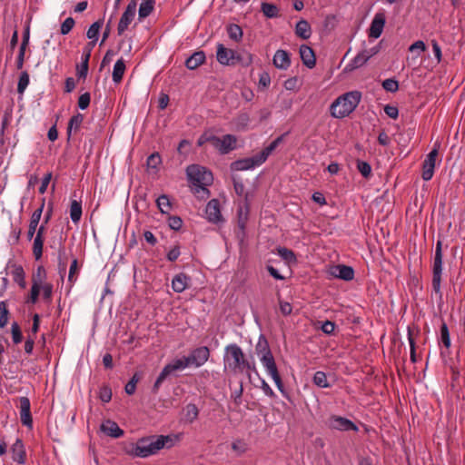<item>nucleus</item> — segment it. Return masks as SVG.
<instances>
[{"label":"nucleus","mask_w":465,"mask_h":465,"mask_svg":"<svg viewBox=\"0 0 465 465\" xmlns=\"http://www.w3.org/2000/svg\"><path fill=\"white\" fill-rule=\"evenodd\" d=\"M169 436H150L144 437L137 440L135 444L131 445L128 453L132 456L146 458L150 455L157 453L160 450L172 443Z\"/></svg>","instance_id":"1"},{"label":"nucleus","mask_w":465,"mask_h":465,"mask_svg":"<svg viewBox=\"0 0 465 465\" xmlns=\"http://www.w3.org/2000/svg\"><path fill=\"white\" fill-rule=\"evenodd\" d=\"M361 94L358 91L346 93L340 96L331 106V115L343 118L349 115L359 104Z\"/></svg>","instance_id":"2"},{"label":"nucleus","mask_w":465,"mask_h":465,"mask_svg":"<svg viewBox=\"0 0 465 465\" xmlns=\"http://www.w3.org/2000/svg\"><path fill=\"white\" fill-rule=\"evenodd\" d=\"M224 367L233 372H242L244 369L253 367L244 358L242 349L237 344H230L225 348Z\"/></svg>","instance_id":"3"},{"label":"nucleus","mask_w":465,"mask_h":465,"mask_svg":"<svg viewBox=\"0 0 465 465\" xmlns=\"http://www.w3.org/2000/svg\"><path fill=\"white\" fill-rule=\"evenodd\" d=\"M216 57L220 64L225 65H234L238 63L248 65L252 62V56L250 54H248L246 59H243L237 52L225 48L222 44L217 45Z\"/></svg>","instance_id":"4"},{"label":"nucleus","mask_w":465,"mask_h":465,"mask_svg":"<svg viewBox=\"0 0 465 465\" xmlns=\"http://www.w3.org/2000/svg\"><path fill=\"white\" fill-rule=\"evenodd\" d=\"M188 179L196 185H210L213 183V177L210 171L205 167L192 164L186 169Z\"/></svg>","instance_id":"5"},{"label":"nucleus","mask_w":465,"mask_h":465,"mask_svg":"<svg viewBox=\"0 0 465 465\" xmlns=\"http://www.w3.org/2000/svg\"><path fill=\"white\" fill-rule=\"evenodd\" d=\"M442 272V253H441V242H438L435 250L434 262H433V277L432 288L434 292L441 300L442 293L440 292V280Z\"/></svg>","instance_id":"6"},{"label":"nucleus","mask_w":465,"mask_h":465,"mask_svg":"<svg viewBox=\"0 0 465 465\" xmlns=\"http://www.w3.org/2000/svg\"><path fill=\"white\" fill-rule=\"evenodd\" d=\"M189 362L187 361V358L186 357H183L181 359H176L174 360L173 361H172L171 363L167 364L163 369V371H161V373L159 374L158 378L156 379L153 386V391L154 393L157 392L160 385L162 384V382L169 376L171 375L173 372L176 371H181V370H183L184 368L186 367H189Z\"/></svg>","instance_id":"7"},{"label":"nucleus","mask_w":465,"mask_h":465,"mask_svg":"<svg viewBox=\"0 0 465 465\" xmlns=\"http://www.w3.org/2000/svg\"><path fill=\"white\" fill-rule=\"evenodd\" d=\"M236 137L232 134L223 135L222 138L215 136V138H212V146L224 154L236 147Z\"/></svg>","instance_id":"8"},{"label":"nucleus","mask_w":465,"mask_h":465,"mask_svg":"<svg viewBox=\"0 0 465 465\" xmlns=\"http://www.w3.org/2000/svg\"><path fill=\"white\" fill-rule=\"evenodd\" d=\"M261 361L263 364L264 368L266 369L268 374L271 375V377L274 381V382H275L276 386L278 387V389L280 391H282V379H281V376H280V374L278 372V370H277V367H276V364H275V361H274V358H273L272 354L271 353L269 355H262L261 357Z\"/></svg>","instance_id":"9"},{"label":"nucleus","mask_w":465,"mask_h":465,"mask_svg":"<svg viewBox=\"0 0 465 465\" xmlns=\"http://www.w3.org/2000/svg\"><path fill=\"white\" fill-rule=\"evenodd\" d=\"M209 356L208 347L202 346L194 349L186 358L190 366L200 367L208 361Z\"/></svg>","instance_id":"10"},{"label":"nucleus","mask_w":465,"mask_h":465,"mask_svg":"<svg viewBox=\"0 0 465 465\" xmlns=\"http://www.w3.org/2000/svg\"><path fill=\"white\" fill-rule=\"evenodd\" d=\"M135 13L136 2H130L119 21L117 27L118 35H123L124 32L128 28V25L134 18Z\"/></svg>","instance_id":"11"},{"label":"nucleus","mask_w":465,"mask_h":465,"mask_svg":"<svg viewBox=\"0 0 465 465\" xmlns=\"http://www.w3.org/2000/svg\"><path fill=\"white\" fill-rule=\"evenodd\" d=\"M206 218L210 223H219L223 221L221 214L220 203L217 199H212L205 209Z\"/></svg>","instance_id":"12"},{"label":"nucleus","mask_w":465,"mask_h":465,"mask_svg":"<svg viewBox=\"0 0 465 465\" xmlns=\"http://www.w3.org/2000/svg\"><path fill=\"white\" fill-rule=\"evenodd\" d=\"M262 163L261 162L260 158L256 154L252 157L234 161L231 164V169L234 170V171H245V170L252 169L255 166H259Z\"/></svg>","instance_id":"13"},{"label":"nucleus","mask_w":465,"mask_h":465,"mask_svg":"<svg viewBox=\"0 0 465 465\" xmlns=\"http://www.w3.org/2000/svg\"><path fill=\"white\" fill-rule=\"evenodd\" d=\"M329 273L335 277L344 281H351L353 279L354 271L351 266L338 264L330 267Z\"/></svg>","instance_id":"14"},{"label":"nucleus","mask_w":465,"mask_h":465,"mask_svg":"<svg viewBox=\"0 0 465 465\" xmlns=\"http://www.w3.org/2000/svg\"><path fill=\"white\" fill-rule=\"evenodd\" d=\"M329 426L339 430H357V426L350 420L341 416H331L329 419Z\"/></svg>","instance_id":"15"},{"label":"nucleus","mask_w":465,"mask_h":465,"mask_svg":"<svg viewBox=\"0 0 465 465\" xmlns=\"http://www.w3.org/2000/svg\"><path fill=\"white\" fill-rule=\"evenodd\" d=\"M385 20L384 13L379 12L375 15L369 29L370 37L378 38L381 36L385 25Z\"/></svg>","instance_id":"16"},{"label":"nucleus","mask_w":465,"mask_h":465,"mask_svg":"<svg viewBox=\"0 0 465 465\" xmlns=\"http://www.w3.org/2000/svg\"><path fill=\"white\" fill-rule=\"evenodd\" d=\"M20 402V418L21 422L27 427H32L33 420L30 412V401L27 397H21Z\"/></svg>","instance_id":"17"},{"label":"nucleus","mask_w":465,"mask_h":465,"mask_svg":"<svg viewBox=\"0 0 465 465\" xmlns=\"http://www.w3.org/2000/svg\"><path fill=\"white\" fill-rule=\"evenodd\" d=\"M45 227L41 225L37 232L33 243V253L36 261L40 260L43 255Z\"/></svg>","instance_id":"18"},{"label":"nucleus","mask_w":465,"mask_h":465,"mask_svg":"<svg viewBox=\"0 0 465 465\" xmlns=\"http://www.w3.org/2000/svg\"><path fill=\"white\" fill-rule=\"evenodd\" d=\"M301 59L305 66L308 68H313L316 64V58L313 50L306 45H302L300 47Z\"/></svg>","instance_id":"19"},{"label":"nucleus","mask_w":465,"mask_h":465,"mask_svg":"<svg viewBox=\"0 0 465 465\" xmlns=\"http://www.w3.org/2000/svg\"><path fill=\"white\" fill-rule=\"evenodd\" d=\"M45 207V199L42 200V203L38 209H36L30 219L29 228L27 232V238L31 240L36 231L37 225L42 216V213Z\"/></svg>","instance_id":"20"},{"label":"nucleus","mask_w":465,"mask_h":465,"mask_svg":"<svg viewBox=\"0 0 465 465\" xmlns=\"http://www.w3.org/2000/svg\"><path fill=\"white\" fill-rule=\"evenodd\" d=\"M101 430L113 438H120L124 435V430L120 429L116 422L107 420L101 425Z\"/></svg>","instance_id":"21"},{"label":"nucleus","mask_w":465,"mask_h":465,"mask_svg":"<svg viewBox=\"0 0 465 465\" xmlns=\"http://www.w3.org/2000/svg\"><path fill=\"white\" fill-rule=\"evenodd\" d=\"M273 64L282 70H286L291 64V58L285 50L276 51L273 56Z\"/></svg>","instance_id":"22"},{"label":"nucleus","mask_w":465,"mask_h":465,"mask_svg":"<svg viewBox=\"0 0 465 465\" xmlns=\"http://www.w3.org/2000/svg\"><path fill=\"white\" fill-rule=\"evenodd\" d=\"M12 459L20 463L23 464L25 461V450L24 444L21 440L17 439L16 441L13 444L12 449Z\"/></svg>","instance_id":"23"},{"label":"nucleus","mask_w":465,"mask_h":465,"mask_svg":"<svg viewBox=\"0 0 465 465\" xmlns=\"http://www.w3.org/2000/svg\"><path fill=\"white\" fill-rule=\"evenodd\" d=\"M190 278L185 273L176 274L172 281V287L175 292H182L188 287Z\"/></svg>","instance_id":"24"},{"label":"nucleus","mask_w":465,"mask_h":465,"mask_svg":"<svg viewBox=\"0 0 465 465\" xmlns=\"http://www.w3.org/2000/svg\"><path fill=\"white\" fill-rule=\"evenodd\" d=\"M205 61V54L203 51H198L193 54L187 60L185 61V65L189 70H194L199 65L203 64Z\"/></svg>","instance_id":"25"},{"label":"nucleus","mask_w":465,"mask_h":465,"mask_svg":"<svg viewBox=\"0 0 465 465\" xmlns=\"http://www.w3.org/2000/svg\"><path fill=\"white\" fill-rule=\"evenodd\" d=\"M295 34L302 39H308L312 35L311 25L306 20H300L295 26Z\"/></svg>","instance_id":"26"},{"label":"nucleus","mask_w":465,"mask_h":465,"mask_svg":"<svg viewBox=\"0 0 465 465\" xmlns=\"http://www.w3.org/2000/svg\"><path fill=\"white\" fill-rule=\"evenodd\" d=\"M283 136H279L274 141H272L268 146H266L260 153H258V157L261 162L263 163L268 156L277 148V146L282 143Z\"/></svg>","instance_id":"27"},{"label":"nucleus","mask_w":465,"mask_h":465,"mask_svg":"<svg viewBox=\"0 0 465 465\" xmlns=\"http://www.w3.org/2000/svg\"><path fill=\"white\" fill-rule=\"evenodd\" d=\"M255 351L257 355L260 356V358L262 355H269L272 353L269 348L268 341L263 335L260 336L259 341L255 346Z\"/></svg>","instance_id":"28"},{"label":"nucleus","mask_w":465,"mask_h":465,"mask_svg":"<svg viewBox=\"0 0 465 465\" xmlns=\"http://www.w3.org/2000/svg\"><path fill=\"white\" fill-rule=\"evenodd\" d=\"M124 71H125V64H124V59L121 58V59L117 60V62L115 63V64L114 66V71H113L114 82H115V83L121 82L123 75L124 74Z\"/></svg>","instance_id":"29"},{"label":"nucleus","mask_w":465,"mask_h":465,"mask_svg":"<svg viewBox=\"0 0 465 465\" xmlns=\"http://www.w3.org/2000/svg\"><path fill=\"white\" fill-rule=\"evenodd\" d=\"M70 216L72 221L76 223L82 216V205L76 200L72 201L70 207Z\"/></svg>","instance_id":"30"},{"label":"nucleus","mask_w":465,"mask_h":465,"mask_svg":"<svg viewBox=\"0 0 465 465\" xmlns=\"http://www.w3.org/2000/svg\"><path fill=\"white\" fill-rule=\"evenodd\" d=\"M262 11L268 18L277 17L279 15L278 7L275 5L270 4L268 2H262Z\"/></svg>","instance_id":"31"},{"label":"nucleus","mask_w":465,"mask_h":465,"mask_svg":"<svg viewBox=\"0 0 465 465\" xmlns=\"http://www.w3.org/2000/svg\"><path fill=\"white\" fill-rule=\"evenodd\" d=\"M103 25H104L103 20H98V21L94 22L93 25H91V26L89 27L87 34H86L87 37L89 39L94 40L93 42L95 43V41L97 40L98 35H99V31H100L101 27L103 26Z\"/></svg>","instance_id":"32"},{"label":"nucleus","mask_w":465,"mask_h":465,"mask_svg":"<svg viewBox=\"0 0 465 465\" xmlns=\"http://www.w3.org/2000/svg\"><path fill=\"white\" fill-rule=\"evenodd\" d=\"M227 33L232 40H234L236 42L242 40V30L239 25L234 24L229 25L227 27Z\"/></svg>","instance_id":"33"},{"label":"nucleus","mask_w":465,"mask_h":465,"mask_svg":"<svg viewBox=\"0 0 465 465\" xmlns=\"http://www.w3.org/2000/svg\"><path fill=\"white\" fill-rule=\"evenodd\" d=\"M156 203L162 213H168L172 209L169 197L166 194L159 196Z\"/></svg>","instance_id":"34"},{"label":"nucleus","mask_w":465,"mask_h":465,"mask_svg":"<svg viewBox=\"0 0 465 465\" xmlns=\"http://www.w3.org/2000/svg\"><path fill=\"white\" fill-rule=\"evenodd\" d=\"M369 59L366 57V55L362 52H361L354 57L351 63L347 65V68L349 70L359 68L362 66Z\"/></svg>","instance_id":"35"},{"label":"nucleus","mask_w":465,"mask_h":465,"mask_svg":"<svg viewBox=\"0 0 465 465\" xmlns=\"http://www.w3.org/2000/svg\"><path fill=\"white\" fill-rule=\"evenodd\" d=\"M141 380V375L138 373V372H135L133 377L131 378V380L128 381V383L125 385V392L128 394V395H132L135 392V390H136V384L139 382V381Z\"/></svg>","instance_id":"36"},{"label":"nucleus","mask_w":465,"mask_h":465,"mask_svg":"<svg viewBox=\"0 0 465 465\" xmlns=\"http://www.w3.org/2000/svg\"><path fill=\"white\" fill-rule=\"evenodd\" d=\"M278 254L288 263L296 262V257H295L294 252L292 250H289L285 247L279 248Z\"/></svg>","instance_id":"37"},{"label":"nucleus","mask_w":465,"mask_h":465,"mask_svg":"<svg viewBox=\"0 0 465 465\" xmlns=\"http://www.w3.org/2000/svg\"><path fill=\"white\" fill-rule=\"evenodd\" d=\"M83 119H84V116L81 114H77L70 119L68 127H67L68 136L71 135L73 128H74L75 130L79 128V126L81 125V124L83 122Z\"/></svg>","instance_id":"38"},{"label":"nucleus","mask_w":465,"mask_h":465,"mask_svg":"<svg viewBox=\"0 0 465 465\" xmlns=\"http://www.w3.org/2000/svg\"><path fill=\"white\" fill-rule=\"evenodd\" d=\"M435 164L433 163H428L424 161L422 166V179L424 181H429L433 176Z\"/></svg>","instance_id":"39"},{"label":"nucleus","mask_w":465,"mask_h":465,"mask_svg":"<svg viewBox=\"0 0 465 465\" xmlns=\"http://www.w3.org/2000/svg\"><path fill=\"white\" fill-rule=\"evenodd\" d=\"M9 311L5 302H0V328H5L8 322Z\"/></svg>","instance_id":"40"},{"label":"nucleus","mask_w":465,"mask_h":465,"mask_svg":"<svg viewBox=\"0 0 465 465\" xmlns=\"http://www.w3.org/2000/svg\"><path fill=\"white\" fill-rule=\"evenodd\" d=\"M440 340L446 348L450 346V332L447 324L442 322L440 326Z\"/></svg>","instance_id":"41"},{"label":"nucleus","mask_w":465,"mask_h":465,"mask_svg":"<svg viewBox=\"0 0 465 465\" xmlns=\"http://www.w3.org/2000/svg\"><path fill=\"white\" fill-rule=\"evenodd\" d=\"M11 333L14 343L18 344L22 341L23 334L18 323L15 322L12 323Z\"/></svg>","instance_id":"42"},{"label":"nucleus","mask_w":465,"mask_h":465,"mask_svg":"<svg viewBox=\"0 0 465 465\" xmlns=\"http://www.w3.org/2000/svg\"><path fill=\"white\" fill-rule=\"evenodd\" d=\"M153 2H142L140 8H139L140 19L145 18L146 16H148L151 14V12L153 9Z\"/></svg>","instance_id":"43"},{"label":"nucleus","mask_w":465,"mask_h":465,"mask_svg":"<svg viewBox=\"0 0 465 465\" xmlns=\"http://www.w3.org/2000/svg\"><path fill=\"white\" fill-rule=\"evenodd\" d=\"M314 383L321 388H327L329 384L327 382L326 374L323 371H317L313 377Z\"/></svg>","instance_id":"44"},{"label":"nucleus","mask_w":465,"mask_h":465,"mask_svg":"<svg viewBox=\"0 0 465 465\" xmlns=\"http://www.w3.org/2000/svg\"><path fill=\"white\" fill-rule=\"evenodd\" d=\"M28 84H29V74L25 71L22 72V74L19 77L18 84H17V92L20 94H23L24 91L25 90V88L27 87Z\"/></svg>","instance_id":"45"},{"label":"nucleus","mask_w":465,"mask_h":465,"mask_svg":"<svg viewBox=\"0 0 465 465\" xmlns=\"http://www.w3.org/2000/svg\"><path fill=\"white\" fill-rule=\"evenodd\" d=\"M357 168L363 177L368 178L371 175V167L368 163L358 160Z\"/></svg>","instance_id":"46"},{"label":"nucleus","mask_w":465,"mask_h":465,"mask_svg":"<svg viewBox=\"0 0 465 465\" xmlns=\"http://www.w3.org/2000/svg\"><path fill=\"white\" fill-rule=\"evenodd\" d=\"M45 270L43 266H39L33 275V283L42 285L45 278Z\"/></svg>","instance_id":"47"},{"label":"nucleus","mask_w":465,"mask_h":465,"mask_svg":"<svg viewBox=\"0 0 465 465\" xmlns=\"http://www.w3.org/2000/svg\"><path fill=\"white\" fill-rule=\"evenodd\" d=\"M99 398L104 402H109L112 399V390L109 386L104 385L101 388Z\"/></svg>","instance_id":"48"},{"label":"nucleus","mask_w":465,"mask_h":465,"mask_svg":"<svg viewBox=\"0 0 465 465\" xmlns=\"http://www.w3.org/2000/svg\"><path fill=\"white\" fill-rule=\"evenodd\" d=\"M78 271V262L76 259H74L69 269L68 282L73 284L76 281V273Z\"/></svg>","instance_id":"49"},{"label":"nucleus","mask_w":465,"mask_h":465,"mask_svg":"<svg viewBox=\"0 0 465 465\" xmlns=\"http://www.w3.org/2000/svg\"><path fill=\"white\" fill-rule=\"evenodd\" d=\"M382 87L388 92H396L399 88L398 82L394 79H386L382 82Z\"/></svg>","instance_id":"50"},{"label":"nucleus","mask_w":465,"mask_h":465,"mask_svg":"<svg viewBox=\"0 0 465 465\" xmlns=\"http://www.w3.org/2000/svg\"><path fill=\"white\" fill-rule=\"evenodd\" d=\"M232 448L234 451L241 455L247 450V444L242 440H237L232 442Z\"/></svg>","instance_id":"51"},{"label":"nucleus","mask_w":465,"mask_h":465,"mask_svg":"<svg viewBox=\"0 0 465 465\" xmlns=\"http://www.w3.org/2000/svg\"><path fill=\"white\" fill-rule=\"evenodd\" d=\"M198 408L194 404H188L186 406V418L193 421L198 416Z\"/></svg>","instance_id":"52"},{"label":"nucleus","mask_w":465,"mask_h":465,"mask_svg":"<svg viewBox=\"0 0 465 465\" xmlns=\"http://www.w3.org/2000/svg\"><path fill=\"white\" fill-rule=\"evenodd\" d=\"M74 20L72 17L66 18L61 25V34L67 35L74 27Z\"/></svg>","instance_id":"53"},{"label":"nucleus","mask_w":465,"mask_h":465,"mask_svg":"<svg viewBox=\"0 0 465 465\" xmlns=\"http://www.w3.org/2000/svg\"><path fill=\"white\" fill-rule=\"evenodd\" d=\"M168 223L171 229L178 231L183 225V220L179 216H170Z\"/></svg>","instance_id":"54"},{"label":"nucleus","mask_w":465,"mask_h":465,"mask_svg":"<svg viewBox=\"0 0 465 465\" xmlns=\"http://www.w3.org/2000/svg\"><path fill=\"white\" fill-rule=\"evenodd\" d=\"M160 163L161 157L158 153H153L147 159V166L149 168L156 169Z\"/></svg>","instance_id":"55"},{"label":"nucleus","mask_w":465,"mask_h":465,"mask_svg":"<svg viewBox=\"0 0 465 465\" xmlns=\"http://www.w3.org/2000/svg\"><path fill=\"white\" fill-rule=\"evenodd\" d=\"M90 100H91V97H90L89 93H84V94H81L78 99L79 108L82 110L86 109L90 104Z\"/></svg>","instance_id":"56"},{"label":"nucleus","mask_w":465,"mask_h":465,"mask_svg":"<svg viewBox=\"0 0 465 465\" xmlns=\"http://www.w3.org/2000/svg\"><path fill=\"white\" fill-rule=\"evenodd\" d=\"M41 290V285L33 283L30 293V301L35 303L38 298L39 292Z\"/></svg>","instance_id":"57"},{"label":"nucleus","mask_w":465,"mask_h":465,"mask_svg":"<svg viewBox=\"0 0 465 465\" xmlns=\"http://www.w3.org/2000/svg\"><path fill=\"white\" fill-rule=\"evenodd\" d=\"M384 112L389 117H391L392 119H396L399 114L398 108L396 106H392V105H389V104L384 107Z\"/></svg>","instance_id":"58"},{"label":"nucleus","mask_w":465,"mask_h":465,"mask_svg":"<svg viewBox=\"0 0 465 465\" xmlns=\"http://www.w3.org/2000/svg\"><path fill=\"white\" fill-rule=\"evenodd\" d=\"M335 324L332 322L326 321L322 325V331L326 334H331L334 331Z\"/></svg>","instance_id":"59"},{"label":"nucleus","mask_w":465,"mask_h":465,"mask_svg":"<svg viewBox=\"0 0 465 465\" xmlns=\"http://www.w3.org/2000/svg\"><path fill=\"white\" fill-rule=\"evenodd\" d=\"M280 310L283 315H290L292 313V307L289 302L280 301Z\"/></svg>","instance_id":"60"},{"label":"nucleus","mask_w":465,"mask_h":465,"mask_svg":"<svg viewBox=\"0 0 465 465\" xmlns=\"http://www.w3.org/2000/svg\"><path fill=\"white\" fill-rule=\"evenodd\" d=\"M51 179H52V173H46V175L43 179L42 184H41V186L39 188V193H45Z\"/></svg>","instance_id":"61"},{"label":"nucleus","mask_w":465,"mask_h":465,"mask_svg":"<svg viewBox=\"0 0 465 465\" xmlns=\"http://www.w3.org/2000/svg\"><path fill=\"white\" fill-rule=\"evenodd\" d=\"M25 49H24V47H20L17 60H16V68L19 70L23 68L24 61H25Z\"/></svg>","instance_id":"62"},{"label":"nucleus","mask_w":465,"mask_h":465,"mask_svg":"<svg viewBox=\"0 0 465 465\" xmlns=\"http://www.w3.org/2000/svg\"><path fill=\"white\" fill-rule=\"evenodd\" d=\"M180 255V250L178 246L173 247L170 252L167 253V259L170 262H174L178 259Z\"/></svg>","instance_id":"63"},{"label":"nucleus","mask_w":465,"mask_h":465,"mask_svg":"<svg viewBox=\"0 0 465 465\" xmlns=\"http://www.w3.org/2000/svg\"><path fill=\"white\" fill-rule=\"evenodd\" d=\"M409 50L411 52H414L416 50H420V52H424L426 50V45H425L424 42L419 40V41H416L415 43H413L410 46Z\"/></svg>","instance_id":"64"}]
</instances>
